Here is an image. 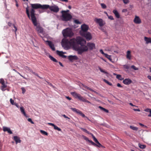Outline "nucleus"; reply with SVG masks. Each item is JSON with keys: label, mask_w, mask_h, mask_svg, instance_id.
I'll list each match as a JSON object with an SVG mask.
<instances>
[{"label": "nucleus", "mask_w": 151, "mask_h": 151, "mask_svg": "<svg viewBox=\"0 0 151 151\" xmlns=\"http://www.w3.org/2000/svg\"><path fill=\"white\" fill-rule=\"evenodd\" d=\"M83 42H85V40L80 37H77L76 38H73L69 40L63 39L62 40L61 45L65 49H68L70 47H71L76 50L78 45L82 44Z\"/></svg>", "instance_id": "nucleus-1"}, {"label": "nucleus", "mask_w": 151, "mask_h": 151, "mask_svg": "<svg viewBox=\"0 0 151 151\" xmlns=\"http://www.w3.org/2000/svg\"><path fill=\"white\" fill-rule=\"evenodd\" d=\"M26 12L27 14L29 19L32 21V23L34 26L35 27V29L38 33L43 34L44 32L43 28L41 27L39 23L37 22L36 18L35 16V11L33 9H32L30 10V15L28 9V6H27L26 8Z\"/></svg>", "instance_id": "nucleus-2"}, {"label": "nucleus", "mask_w": 151, "mask_h": 151, "mask_svg": "<svg viewBox=\"0 0 151 151\" xmlns=\"http://www.w3.org/2000/svg\"><path fill=\"white\" fill-rule=\"evenodd\" d=\"M31 6L32 9H46L49 8L51 11L53 12H58L59 11L58 7L55 5H54L52 6H50L48 5H42L39 4H31Z\"/></svg>", "instance_id": "nucleus-3"}, {"label": "nucleus", "mask_w": 151, "mask_h": 151, "mask_svg": "<svg viewBox=\"0 0 151 151\" xmlns=\"http://www.w3.org/2000/svg\"><path fill=\"white\" fill-rule=\"evenodd\" d=\"M62 33L65 37H72L73 36L74 34L72 29L69 27L63 30Z\"/></svg>", "instance_id": "nucleus-4"}, {"label": "nucleus", "mask_w": 151, "mask_h": 151, "mask_svg": "<svg viewBox=\"0 0 151 151\" xmlns=\"http://www.w3.org/2000/svg\"><path fill=\"white\" fill-rule=\"evenodd\" d=\"M86 42L85 40V42H83V43L81 44H79L81 45V46L79 47V46L77 48V49L76 50V51H78V53L79 54H81L83 52L87 51L88 50V47L84 45L86 43Z\"/></svg>", "instance_id": "nucleus-5"}, {"label": "nucleus", "mask_w": 151, "mask_h": 151, "mask_svg": "<svg viewBox=\"0 0 151 151\" xmlns=\"http://www.w3.org/2000/svg\"><path fill=\"white\" fill-rule=\"evenodd\" d=\"M61 13L62 15L61 16V19L63 21H67L70 20L72 18V16L68 13Z\"/></svg>", "instance_id": "nucleus-6"}, {"label": "nucleus", "mask_w": 151, "mask_h": 151, "mask_svg": "<svg viewBox=\"0 0 151 151\" xmlns=\"http://www.w3.org/2000/svg\"><path fill=\"white\" fill-rule=\"evenodd\" d=\"M81 30L80 31V33L81 35H83L84 33L87 32L88 30V27L85 24H83L81 26Z\"/></svg>", "instance_id": "nucleus-7"}, {"label": "nucleus", "mask_w": 151, "mask_h": 151, "mask_svg": "<svg viewBox=\"0 0 151 151\" xmlns=\"http://www.w3.org/2000/svg\"><path fill=\"white\" fill-rule=\"evenodd\" d=\"M94 20L101 27L103 26L105 24V22L101 19L95 18Z\"/></svg>", "instance_id": "nucleus-8"}, {"label": "nucleus", "mask_w": 151, "mask_h": 151, "mask_svg": "<svg viewBox=\"0 0 151 151\" xmlns=\"http://www.w3.org/2000/svg\"><path fill=\"white\" fill-rule=\"evenodd\" d=\"M81 35L85 37L88 40H91L92 38L91 34L89 32H87L84 33V35Z\"/></svg>", "instance_id": "nucleus-9"}, {"label": "nucleus", "mask_w": 151, "mask_h": 151, "mask_svg": "<svg viewBox=\"0 0 151 151\" xmlns=\"http://www.w3.org/2000/svg\"><path fill=\"white\" fill-rule=\"evenodd\" d=\"M3 130L4 132H7L10 134H12V132L11 131L9 127H8L5 126L3 127Z\"/></svg>", "instance_id": "nucleus-10"}, {"label": "nucleus", "mask_w": 151, "mask_h": 151, "mask_svg": "<svg viewBox=\"0 0 151 151\" xmlns=\"http://www.w3.org/2000/svg\"><path fill=\"white\" fill-rule=\"evenodd\" d=\"M134 22L136 24H139L141 23V21L139 17L137 16H135L134 19Z\"/></svg>", "instance_id": "nucleus-11"}, {"label": "nucleus", "mask_w": 151, "mask_h": 151, "mask_svg": "<svg viewBox=\"0 0 151 151\" xmlns=\"http://www.w3.org/2000/svg\"><path fill=\"white\" fill-rule=\"evenodd\" d=\"M132 55L131 52L130 50H128L126 52V57L129 60H130L132 58Z\"/></svg>", "instance_id": "nucleus-12"}, {"label": "nucleus", "mask_w": 151, "mask_h": 151, "mask_svg": "<svg viewBox=\"0 0 151 151\" xmlns=\"http://www.w3.org/2000/svg\"><path fill=\"white\" fill-rule=\"evenodd\" d=\"M87 46L90 50H92L95 48V45L94 44L91 43H89L87 44Z\"/></svg>", "instance_id": "nucleus-13"}, {"label": "nucleus", "mask_w": 151, "mask_h": 151, "mask_svg": "<svg viewBox=\"0 0 151 151\" xmlns=\"http://www.w3.org/2000/svg\"><path fill=\"white\" fill-rule=\"evenodd\" d=\"M57 53L58 55L63 58H66V55H63V54L66 53L65 52H64L63 51H60L57 50Z\"/></svg>", "instance_id": "nucleus-14"}, {"label": "nucleus", "mask_w": 151, "mask_h": 151, "mask_svg": "<svg viewBox=\"0 0 151 151\" xmlns=\"http://www.w3.org/2000/svg\"><path fill=\"white\" fill-rule=\"evenodd\" d=\"M123 82L125 85H129L132 82V81L129 78H126L123 81Z\"/></svg>", "instance_id": "nucleus-15"}, {"label": "nucleus", "mask_w": 151, "mask_h": 151, "mask_svg": "<svg viewBox=\"0 0 151 151\" xmlns=\"http://www.w3.org/2000/svg\"><path fill=\"white\" fill-rule=\"evenodd\" d=\"M144 39L146 44H147L149 43H151V37H144Z\"/></svg>", "instance_id": "nucleus-16"}, {"label": "nucleus", "mask_w": 151, "mask_h": 151, "mask_svg": "<svg viewBox=\"0 0 151 151\" xmlns=\"http://www.w3.org/2000/svg\"><path fill=\"white\" fill-rule=\"evenodd\" d=\"M47 42L48 43V44L50 47L51 48V49L53 50H55V48L54 46V44L52 43V42L50 41H47Z\"/></svg>", "instance_id": "nucleus-17"}, {"label": "nucleus", "mask_w": 151, "mask_h": 151, "mask_svg": "<svg viewBox=\"0 0 151 151\" xmlns=\"http://www.w3.org/2000/svg\"><path fill=\"white\" fill-rule=\"evenodd\" d=\"M68 59L70 61L77 60L78 58L77 56L76 55H70L68 57Z\"/></svg>", "instance_id": "nucleus-18"}, {"label": "nucleus", "mask_w": 151, "mask_h": 151, "mask_svg": "<svg viewBox=\"0 0 151 151\" xmlns=\"http://www.w3.org/2000/svg\"><path fill=\"white\" fill-rule=\"evenodd\" d=\"M14 139L15 141L16 144L18 143H20L21 140L20 138L17 136H15L14 137Z\"/></svg>", "instance_id": "nucleus-19"}, {"label": "nucleus", "mask_w": 151, "mask_h": 151, "mask_svg": "<svg viewBox=\"0 0 151 151\" xmlns=\"http://www.w3.org/2000/svg\"><path fill=\"white\" fill-rule=\"evenodd\" d=\"M25 69L27 70H28L29 72H30L35 74L37 76L39 77L40 78H41L40 77V76H38V75L37 74H36L35 72H33L32 70L30 69L29 67H28L26 66L25 68Z\"/></svg>", "instance_id": "nucleus-20"}, {"label": "nucleus", "mask_w": 151, "mask_h": 151, "mask_svg": "<svg viewBox=\"0 0 151 151\" xmlns=\"http://www.w3.org/2000/svg\"><path fill=\"white\" fill-rule=\"evenodd\" d=\"M71 94L76 98H78V96L80 95V94H78L75 92H71Z\"/></svg>", "instance_id": "nucleus-21"}, {"label": "nucleus", "mask_w": 151, "mask_h": 151, "mask_svg": "<svg viewBox=\"0 0 151 151\" xmlns=\"http://www.w3.org/2000/svg\"><path fill=\"white\" fill-rule=\"evenodd\" d=\"M20 110L21 111V112L23 114V115L26 117H27V114H26L25 111L23 107H21L20 108Z\"/></svg>", "instance_id": "nucleus-22"}, {"label": "nucleus", "mask_w": 151, "mask_h": 151, "mask_svg": "<svg viewBox=\"0 0 151 151\" xmlns=\"http://www.w3.org/2000/svg\"><path fill=\"white\" fill-rule=\"evenodd\" d=\"M113 12L114 14L116 17L118 18H119L120 15L117 11L116 10H114Z\"/></svg>", "instance_id": "nucleus-23"}, {"label": "nucleus", "mask_w": 151, "mask_h": 151, "mask_svg": "<svg viewBox=\"0 0 151 151\" xmlns=\"http://www.w3.org/2000/svg\"><path fill=\"white\" fill-rule=\"evenodd\" d=\"M0 83L1 84L2 88H5L6 87V85L5 84L4 81L3 79L0 80Z\"/></svg>", "instance_id": "nucleus-24"}, {"label": "nucleus", "mask_w": 151, "mask_h": 151, "mask_svg": "<svg viewBox=\"0 0 151 151\" xmlns=\"http://www.w3.org/2000/svg\"><path fill=\"white\" fill-rule=\"evenodd\" d=\"M99 108L101 110L105 111V112H106V113H108L109 112V111L108 110L105 109L104 108L101 106H99Z\"/></svg>", "instance_id": "nucleus-25"}, {"label": "nucleus", "mask_w": 151, "mask_h": 151, "mask_svg": "<svg viewBox=\"0 0 151 151\" xmlns=\"http://www.w3.org/2000/svg\"><path fill=\"white\" fill-rule=\"evenodd\" d=\"M49 58L52 61H53L54 62H58V61L57 60L54 58L53 57H52V56L51 55H49Z\"/></svg>", "instance_id": "nucleus-26"}, {"label": "nucleus", "mask_w": 151, "mask_h": 151, "mask_svg": "<svg viewBox=\"0 0 151 151\" xmlns=\"http://www.w3.org/2000/svg\"><path fill=\"white\" fill-rule=\"evenodd\" d=\"M138 146L140 148L143 149L145 148L146 147V146L145 145H141L140 143L138 144Z\"/></svg>", "instance_id": "nucleus-27"}, {"label": "nucleus", "mask_w": 151, "mask_h": 151, "mask_svg": "<svg viewBox=\"0 0 151 151\" xmlns=\"http://www.w3.org/2000/svg\"><path fill=\"white\" fill-rule=\"evenodd\" d=\"M40 131L42 134H43L44 135L47 136L48 134L47 132H45L44 131H43V130H40Z\"/></svg>", "instance_id": "nucleus-28"}, {"label": "nucleus", "mask_w": 151, "mask_h": 151, "mask_svg": "<svg viewBox=\"0 0 151 151\" xmlns=\"http://www.w3.org/2000/svg\"><path fill=\"white\" fill-rule=\"evenodd\" d=\"M73 111L75 112H76V113L78 114V111H80L78 110H77V109H76V108H70Z\"/></svg>", "instance_id": "nucleus-29"}, {"label": "nucleus", "mask_w": 151, "mask_h": 151, "mask_svg": "<svg viewBox=\"0 0 151 151\" xmlns=\"http://www.w3.org/2000/svg\"><path fill=\"white\" fill-rule=\"evenodd\" d=\"M78 99H79V100L82 101L83 102L84 101V100L85 99H84L83 97L81 96L80 95H79V96H78Z\"/></svg>", "instance_id": "nucleus-30"}, {"label": "nucleus", "mask_w": 151, "mask_h": 151, "mask_svg": "<svg viewBox=\"0 0 151 151\" xmlns=\"http://www.w3.org/2000/svg\"><path fill=\"white\" fill-rule=\"evenodd\" d=\"M130 127L131 129L134 131H137L138 129V128L133 126H131Z\"/></svg>", "instance_id": "nucleus-31"}, {"label": "nucleus", "mask_w": 151, "mask_h": 151, "mask_svg": "<svg viewBox=\"0 0 151 151\" xmlns=\"http://www.w3.org/2000/svg\"><path fill=\"white\" fill-rule=\"evenodd\" d=\"M54 128L55 130H57L58 131H61V130L60 128H59L57 126L55 125L54 127Z\"/></svg>", "instance_id": "nucleus-32"}, {"label": "nucleus", "mask_w": 151, "mask_h": 151, "mask_svg": "<svg viewBox=\"0 0 151 151\" xmlns=\"http://www.w3.org/2000/svg\"><path fill=\"white\" fill-rule=\"evenodd\" d=\"M100 5L102 8L103 9H105L106 8L107 6L104 3H101Z\"/></svg>", "instance_id": "nucleus-33"}, {"label": "nucleus", "mask_w": 151, "mask_h": 151, "mask_svg": "<svg viewBox=\"0 0 151 151\" xmlns=\"http://www.w3.org/2000/svg\"><path fill=\"white\" fill-rule=\"evenodd\" d=\"M105 56L109 60H111V56L110 55H108L107 54H105Z\"/></svg>", "instance_id": "nucleus-34"}, {"label": "nucleus", "mask_w": 151, "mask_h": 151, "mask_svg": "<svg viewBox=\"0 0 151 151\" xmlns=\"http://www.w3.org/2000/svg\"><path fill=\"white\" fill-rule=\"evenodd\" d=\"M131 68L134 69V70H138V68L136 67L134 65H132Z\"/></svg>", "instance_id": "nucleus-35"}, {"label": "nucleus", "mask_w": 151, "mask_h": 151, "mask_svg": "<svg viewBox=\"0 0 151 151\" xmlns=\"http://www.w3.org/2000/svg\"><path fill=\"white\" fill-rule=\"evenodd\" d=\"M103 81L105 83H107V84H108L109 85H110V86H111L112 85V84L111 83L109 82L108 81H107V80H106L105 79H104L103 80Z\"/></svg>", "instance_id": "nucleus-36"}, {"label": "nucleus", "mask_w": 151, "mask_h": 151, "mask_svg": "<svg viewBox=\"0 0 151 151\" xmlns=\"http://www.w3.org/2000/svg\"><path fill=\"white\" fill-rule=\"evenodd\" d=\"M78 114H80L81 115L82 117H86L85 115L82 112L80 111H79L78 112Z\"/></svg>", "instance_id": "nucleus-37"}, {"label": "nucleus", "mask_w": 151, "mask_h": 151, "mask_svg": "<svg viewBox=\"0 0 151 151\" xmlns=\"http://www.w3.org/2000/svg\"><path fill=\"white\" fill-rule=\"evenodd\" d=\"M10 101L11 104L13 105H14L15 103H14V101L12 100V99H10Z\"/></svg>", "instance_id": "nucleus-38"}, {"label": "nucleus", "mask_w": 151, "mask_h": 151, "mask_svg": "<svg viewBox=\"0 0 151 151\" xmlns=\"http://www.w3.org/2000/svg\"><path fill=\"white\" fill-rule=\"evenodd\" d=\"M99 69L101 72L104 73L106 74L107 73L104 70H103L101 68H99Z\"/></svg>", "instance_id": "nucleus-39"}, {"label": "nucleus", "mask_w": 151, "mask_h": 151, "mask_svg": "<svg viewBox=\"0 0 151 151\" xmlns=\"http://www.w3.org/2000/svg\"><path fill=\"white\" fill-rule=\"evenodd\" d=\"M122 78L121 76L120 75H116V78L119 79L121 80V78Z\"/></svg>", "instance_id": "nucleus-40"}, {"label": "nucleus", "mask_w": 151, "mask_h": 151, "mask_svg": "<svg viewBox=\"0 0 151 151\" xmlns=\"http://www.w3.org/2000/svg\"><path fill=\"white\" fill-rule=\"evenodd\" d=\"M123 66L124 68L127 69H128L129 68V66L127 65H124Z\"/></svg>", "instance_id": "nucleus-41"}, {"label": "nucleus", "mask_w": 151, "mask_h": 151, "mask_svg": "<svg viewBox=\"0 0 151 151\" xmlns=\"http://www.w3.org/2000/svg\"><path fill=\"white\" fill-rule=\"evenodd\" d=\"M96 143H97V145L96 146H97L99 147H100L102 146V145L100 144V143L98 141Z\"/></svg>", "instance_id": "nucleus-42"}, {"label": "nucleus", "mask_w": 151, "mask_h": 151, "mask_svg": "<svg viewBox=\"0 0 151 151\" xmlns=\"http://www.w3.org/2000/svg\"><path fill=\"white\" fill-rule=\"evenodd\" d=\"M81 129L82 130H83V131H84V132H86V133H88V134H89L88 131L86 129H84V128H81Z\"/></svg>", "instance_id": "nucleus-43"}, {"label": "nucleus", "mask_w": 151, "mask_h": 151, "mask_svg": "<svg viewBox=\"0 0 151 151\" xmlns=\"http://www.w3.org/2000/svg\"><path fill=\"white\" fill-rule=\"evenodd\" d=\"M122 1L125 4H128L129 2V0H122Z\"/></svg>", "instance_id": "nucleus-44"}, {"label": "nucleus", "mask_w": 151, "mask_h": 151, "mask_svg": "<svg viewBox=\"0 0 151 151\" xmlns=\"http://www.w3.org/2000/svg\"><path fill=\"white\" fill-rule=\"evenodd\" d=\"M74 22L77 24H80L81 23L80 22H79V21L78 20H77V19H76V20H75L74 21Z\"/></svg>", "instance_id": "nucleus-45"}, {"label": "nucleus", "mask_w": 151, "mask_h": 151, "mask_svg": "<svg viewBox=\"0 0 151 151\" xmlns=\"http://www.w3.org/2000/svg\"><path fill=\"white\" fill-rule=\"evenodd\" d=\"M13 70L15 72H17V73H18V74H19L21 76L23 77L25 79H26L22 75L19 73L18 72L17 70H16L15 69H13Z\"/></svg>", "instance_id": "nucleus-46"}, {"label": "nucleus", "mask_w": 151, "mask_h": 151, "mask_svg": "<svg viewBox=\"0 0 151 151\" xmlns=\"http://www.w3.org/2000/svg\"><path fill=\"white\" fill-rule=\"evenodd\" d=\"M151 110V109L147 108V109H145L144 110V111L146 112H150V111Z\"/></svg>", "instance_id": "nucleus-47"}, {"label": "nucleus", "mask_w": 151, "mask_h": 151, "mask_svg": "<svg viewBox=\"0 0 151 151\" xmlns=\"http://www.w3.org/2000/svg\"><path fill=\"white\" fill-rule=\"evenodd\" d=\"M112 47H111V48H106V50L107 51H112L113 50V49H112Z\"/></svg>", "instance_id": "nucleus-48"}, {"label": "nucleus", "mask_w": 151, "mask_h": 151, "mask_svg": "<svg viewBox=\"0 0 151 151\" xmlns=\"http://www.w3.org/2000/svg\"><path fill=\"white\" fill-rule=\"evenodd\" d=\"M69 12V10H67L66 11H62L61 12V13H68Z\"/></svg>", "instance_id": "nucleus-49"}, {"label": "nucleus", "mask_w": 151, "mask_h": 151, "mask_svg": "<svg viewBox=\"0 0 151 151\" xmlns=\"http://www.w3.org/2000/svg\"><path fill=\"white\" fill-rule=\"evenodd\" d=\"M28 121L29 122H30L32 124H34V122L32 121V120L30 118H29L28 119Z\"/></svg>", "instance_id": "nucleus-50"}, {"label": "nucleus", "mask_w": 151, "mask_h": 151, "mask_svg": "<svg viewBox=\"0 0 151 151\" xmlns=\"http://www.w3.org/2000/svg\"><path fill=\"white\" fill-rule=\"evenodd\" d=\"M21 89H22V93L23 94H24V93L25 92V91H26L25 89L23 87Z\"/></svg>", "instance_id": "nucleus-51"}, {"label": "nucleus", "mask_w": 151, "mask_h": 151, "mask_svg": "<svg viewBox=\"0 0 151 151\" xmlns=\"http://www.w3.org/2000/svg\"><path fill=\"white\" fill-rule=\"evenodd\" d=\"M47 124L49 125L52 126H53V127L55 125L54 124L52 123H47Z\"/></svg>", "instance_id": "nucleus-52"}, {"label": "nucleus", "mask_w": 151, "mask_h": 151, "mask_svg": "<svg viewBox=\"0 0 151 151\" xmlns=\"http://www.w3.org/2000/svg\"><path fill=\"white\" fill-rule=\"evenodd\" d=\"M100 52L102 54L104 55L105 56V54H106V53H104L103 50H100Z\"/></svg>", "instance_id": "nucleus-53"}, {"label": "nucleus", "mask_w": 151, "mask_h": 151, "mask_svg": "<svg viewBox=\"0 0 151 151\" xmlns=\"http://www.w3.org/2000/svg\"><path fill=\"white\" fill-rule=\"evenodd\" d=\"M108 18L109 19H110L111 20H113L114 19L113 18V17L112 16H108Z\"/></svg>", "instance_id": "nucleus-54"}, {"label": "nucleus", "mask_w": 151, "mask_h": 151, "mask_svg": "<svg viewBox=\"0 0 151 151\" xmlns=\"http://www.w3.org/2000/svg\"><path fill=\"white\" fill-rule=\"evenodd\" d=\"M84 87L87 89H88L91 91H93V90L91 88L88 87L87 86H85Z\"/></svg>", "instance_id": "nucleus-55"}, {"label": "nucleus", "mask_w": 151, "mask_h": 151, "mask_svg": "<svg viewBox=\"0 0 151 151\" xmlns=\"http://www.w3.org/2000/svg\"><path fill=\"white\" fill-rule=\"evenodd\" d=\"M65 98L68 100H70L71 99V98L69 96H66Z\"/></svg>", "instance_id": "nucleus-56"}, {"label": "nucleus", "mask_w": 151, "mask_h": 151, "mask_svg": "<svg viewBox=\"0 0 151 151\" xmlns=\"http://www.w3.org/2000/svg\"><path fill=\"white\" fill-rule=\"evenodd\" d=\"M91 144L92 145H93V146H96L97 145V144H96L93 142H91Z\"/></svg>", "instance_id": "nucleus-57"}, {"label": "nucleus", "mask_w": 151, "mask_h": 151, "mask_svg": "<svg viewBox=\"0 0 151 151\" xmlns=\"http://www.w3.org/2000/svg\"><path fill=\"white\" fill-rule=\"evenodd\" d=\"M84 102H86L88 103L91 104V103L88 100H86V99H85Z\"/></svg>", "instance_id": "nucleus-58"}, {"label": "nucleus", "mask_w": 151, "mask_h": 151, "mask_svg": "<svg viewBox=\"0 0 151 151\" xmlns=\"http://www.w3.org/2000/svg\"><path fill=\"white\" fill-rule=\"evenodd\" d=\"M92 136V138H93V139H94L96 138V137H94V136L93 135V134L91 133H90V134Z\"/></svg>", "instance_id": "nucleus-59"}, {"label": "nucleus", "mask_w": 151, "mask_h": 151, "mask_svg": "<svg viewBox=\"0 0 151 151\" xmlns=\"http://www.w3.org/2000/svg\"><path fill=\"white\" fill-rule=\"evenodd\" d=\"M133 110L135 111H140V110L139 109H133Z\"/></svg>", "instance_id": "nucleus-60"}, {"label": "nucleus", "mask_w": 151, "mask_h": 151, "mask_svg": "<svg viewBox=\"0 0 151 151\" xmlns=\"http://www.w3.org/2000/svg\"><path fill=\"white\" fill-rule=\"evenodd\" d=\"M117 86L118 87H122V86H121V85L119 83H118L117 84Z\"/></svg>", "instance_id": "nucleus-61"}, {"label": "nucleus", "mask_w": 151, "mask_h": 151, "mask_svg": "<svg viewBox=\"0 0 151 151\" xmlns=\"http://www.w3.org/2000/svg\"><path fill=\"white\" fill-rule=\"evenodd\" d=\"M147 78L150 79V81H151V76H147Z\"/></svg>", "instance_id": "nucleus-62"}, {"label": "nucleus", "mask_w": 151, "mask_h": 151, "mask_svg": "<svg viewBox=\"0 0 151 151\" xmlns=\"http://www.w3.org/2000/svg\"><path fill=\"white\" fill-rule=\"evenodd\" d=\"M14 105H15L17 107L19 108V105H18V104H17L15 103Z\"/></svg>", "instance_id": "nucleus-63"}, {"label": "nucleus", "mask_w": 151, "mask_h": 151, "mask_svg": "<svg viewBox=\"0 0 151 151\" xmlns=\"http://www.w3.org/2000/svg\"><path fill=\"white\" fill-rule=\"evenodd\" d=\"M93 140L96 142V143L98 141L96 138L93 139Z\"/></svg>", "instance_id": "nucleus-64"}]
</instances>
